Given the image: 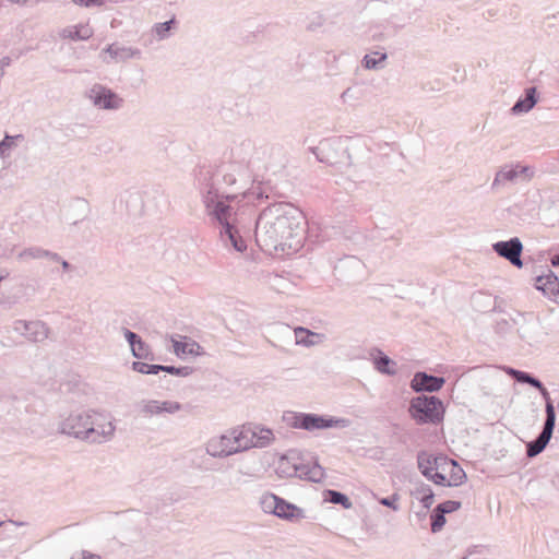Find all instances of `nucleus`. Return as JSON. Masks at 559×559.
<instances>
[{
	"label": "nucleus",
	"instance_id": "obj_20",
	"mask_svg": "<svg viewBox=\"0 0 559 559\" xmlns=\"http://www.w3.org/2000/svg\"><path fill=\"white\" fill-rule=\"evenodd\" d=\"M417 464L420 473L426 478H429V476L438 468V457L421 451L417 455Z\"/></svg>",
	"mask_w": 559,
	"mask_h": 559
},
{
	"label": "nucleus",
	"instance_id": "obj_47",
	"mask_svg": "<svg viewBox=\"0 0 559 559\" xmlns=\"http://www.w3.org/2000/svg\"><path fill=\"white\" fill-rule=\"evenodd\" d=\"M428 479L437 485H448L445 476L442 473H439L437 469L429 476Z\"/></svg>",
	"mask_w": 559,
	"mask_h": 559
},
{
	"label": "nucleus",
	"instance_id": "obj_43",
	"mask_svg": "<svg viewBox=\"0 0 559 559\" xmlns=\"http://www.w3.org/2000/svg\"><path fill=\"white\" fill-rule=\"evenodd\" d=\"M397 500H399V495L397 493H393L390 497L381 498L379 500V502H380V504H382L384 507H388V508H391L394 511H397L399 510Z\"/></svg>",
	"mask_w": 559,
	"mask_h": 559
},
{
	"label": "nucleus",
	"instance_id": "obj_46",
	"mask_svg": "<svg viewBox=\"0 0 559 559\" xmlns=\"http://www.w3.org/2000/svg\"><path fill=\"white\" fill-rule=\"evenodd\" d=\"M73 2L85 8L104 5V0H73Z\"/></svg>",
	"mask_w": 559,
	"mask_h": 559
},
{
	"label": "nucleus",
	"instance_id": "obj_27",
	"mask_svg": "<svg viewBox=\"0 0 559 559\" xmlns=\"http://www.w3.org/2000/svg\"><path fill=\"white\" fill-rule=\"evenodd\" d=\"M46 249H43L41 247L33 246L23 249L20 251L16 255L19 261L22 262H28L31 260H39L46 258Z\"/></svg>",
	"mask_w": 559,
	"mask_h": 559
},
{
	"label": "nucleus",
	"instance_id": "obj_51",
	"mask_svg": "<svg viewBox=\"0 0 559 559\" xmlns=\"http://www.w3.org/2000/svg\"><path fill=\"white\" fill-rule=\"evenodd\" d=\"M536 389L540 392L543 399L545 400L546 405H548V403H552L548 390L544 386V384L542 382H540V386L536 388Z\"/></svg>",
	"mask_w": 559,
	"mask_h": 559
},
{
	"label": "nucleus",
	"instance_id": "obj_19",
	"mask_svg": "<svg viewBox=\"0 0 559 559\" xmlns=\"http://www.w3.org/2000/svg\"><path fill=\"white\" fill-rule=\"evenodd\" d=\"M275 515L277 518L284 519V520H294L304 518V511L302 509L298 508L297 506L287 502L286 500L280 498L278 507L275 512Z\"/></svg>",
	"mask_w": 559,
	"mask_h": 559
},
{
	"label": "nucleus",
	"instance_id": "obj_30",
	"mask_svg": "<svg viewBox=\"0 0 559 559\" xmlns=\"http://www.w3.org/2000/svg\"><path fill=\"white\" fill-rule=\"evenodd\" d=\"M280 497L274 493H264L260 498V506L265 513L275 515L278 507Z\"/></svg>",
	"mask_w": 559,
	"mask_h": 559
},
{
	"label": "nucleus",
	"instance_id": "obj_7",
	"mask_svg": "<svg viewBox=\"0 0 559 559\" xmlns=\"http://www.w3.org/2000/svg\"><path fill=\"white\" fill-rule=\"evenodd\" d=\"M90 419V409L75 411L62 418L58 425V431L80 441L86 442L85 429Z\"/></svg>",
	"mask_w": 559,
	"mask_h": 559
},
{
	"label": "nucleus",
	"instance_id": "obj_3",
	"mask_svg": "<svg viewBox=\"0 0 559 559\" xmlns=\"http://www.w3.org/2000/svg\"><path fill=\"white\" fill-rule=\"evenodd\" d=\"M246 432L234 429L228 433L214 436L205 443V452L214 459H224L248 450V443H245Z\"/></svg>",
	"mask_w": 559,
	"mask_h": 559
},
{
	"label": "nucleus",
	"instance_id": "obj_40",
	"mask_svg": "<svg viewBox=\"0 0 559 559\" xmlns=\"http://www.w3.org/2000/svg\"><path fill=\"white\" fill-rule=\"evenodd\" d=\"M308 468H310V464H294L292 466V471H284L289 476H297L301 479H305L304 474H308Z\"/></svg>",
	"mask_w": 559,
	"mask_h": 559
},
{
	"label": "nucleus",
	"instance_id": "obj_37",
	"mask_svg": "<svg viewBox=\"0 0 559 559\" xmlns=\"http://www.w3.org/2000/svg\"><path fill=\"white\" fill-rule=\"evenodd\" d=\"M304 475L305 479L318 483L323 478L324 469L318 463H312L310 464V468H308V474Z\"/></svg>",
	"mask_w": 559,
	"mask_h": 559
},
{
	"label": "nucleus",
	"instance_id": "obj_42",
	"mask_svg": "<svg viewBox=\"0 0 559 559\" xmlns=\"http://www.w3.org/2000/svg\"><path fill=\"white\" fill-rule=\"evenodd\" d=\"M17 139H23L22 134H17L15 136L8 135L3 138V140L0 142V156H3L4 152L9 148H11L14 145V141Z\"/></svg>",
	"mask_w": 559,
	"mask_h": 559
},
{
	"label": "nucleus",
	"instance_id": "obj_38",
	"mask_svg": "<svg viewBox=\"0 0 559 559\" xmlns=\"http://www.w3.org/2000/svg\"><path fill=\"white\" fill-rule=\"evenodd\" d=\"M515 166H516L519 179H521L523 181H530L535 176L534 167L528 166V165H522L520 163H516Z\"/></svg>",
	"mask_w": 559,
	"mask_h": 559
},
{
	"label": "nucleus",
	"instance_id": "obj_2",
	"mask_svg": "<svg viewBox=\"0 0 559 559\" xmlns=\"http://www.w3.org/2000/svg\"><path fill=\"white\" fill-rule=\"evenodd\" d=\"M219 177H223L227 185L236 182V178L230 174H225L224 169L214 170L211 166H201L195 173V186L206 214L219 226L223 243L231 246L238 252H243L247 249V243L235 226L236 211L231 205L237 195L219 191Z\"/></svg>",
	"mask_w": 559,
	"mask_h": 559
},
{
	"label": "nucleus",
	"instance_id": "obj_16",
	"mask_svg": "<svg viewBox=\"0 0 559 559\" xmlns=\"http://www.w3.org/2000/svg\"><path fill=\"white\" fill-rule=\"evenodd\" d=\"M521 317L524 318V324L518 330L520 337L528 345L542 343L544 337L539 332V322L527 320L524 314H521Z\"/></svg>",
	"mask_w": 559,
	"mask_h": 559
},
{
	"label": "nucleus",
	"instance_id": "obj_4",
	"mask_svg": "<svg viewBox=\"0 0 559 559\" xmlns=\"http://www.w3.org/2000/svg\"><path fill=\"white\" fill-rule=\"evenodd\" d=\"M287 424L296 429L307 431L328 429V428H346L350 421L347 418H335L313 413H288L285 417Z\"/></svg>",
	"mask_w": 559,
	"mask_h": 559
},
{
	"label": "nucleus",
	"instance_id": "obj_26",
	"mask_svg": "<svg viewBox=\"0 0 559 559\" xmlns=\"http://www.w3.org/2000/svg\"><path fill=\"white\" fill-rule=\"evenodd\" d=\"M507 373L511 376L516 382L519 383H526L530 384L533 388H539L540 386V380L536 377L532 376L528 372L518 370L511 367H508L506 369Z\"/></svg>",
	"mask_w": 559,
	"mask_h": 559
},
{
	"label": "nucleus",
	"instance_id": "obj_14",
	"mask_svg": "<svg viewBox=\"0 0 559 559\" xmlns=\"http://www.w3.org/2000/svg\"><path fill=\"white\" fill-rule=\"evenodd\" d=\"M240 432H246L247 437L245 438V443H248V449L255 448H264L271 444L274 439L273 431L267 428L254 427V428H243Z\"/></svg>",
	"mask_w": 559,
	"mask_h": 559
},
{
	"label": "nucleus",
	"instance_id": "obj_15",
	"mask_svg": "<svg viewBox=\"0 0 559 559\" xmlns=\"http://www.w3.org/2000/svg\"><path fill=\"white\" fill-rule=\"evenodd\" d=\"M519 179L515 164H507L501 166L495 174L490 189L499 191L509 182H515Z\"/></svg>",
	"mask_w": 559,
	"mask_h": 559
},
{
	"label": "nucleus",
	"instance_id": "obj_41",
	"mask_svg": "<svg viewBox=\"0 0 559 559\" xmlns=\"http://www.w3.org/2000/svg\"><path fill=\"white\" fill-rule=\"evenodd\" d=\"M444 514L452 513L461 508V502L455 500H447L437 506Z\"/></svg>",
	"mask_w": 559,
	"mask_h": 559
},
{
	"label": "nucleus",
	"instance_id": "obj_28",
	"mask_svg": "<svg viewBox=\"0 0 559 559\" xmlns=\"http://www.w3.org/2000/svg\"><path fill=\"white\" fill-rule=\"evenodd\" d=\"M324 499L333 504H340L345 509L352 508V501L349 500V498L345 493L337 490H325Z\"/></svg>",
	"mask_w": 559,
	"mask_h": 559
},
{
	"label": "nucleus",
	"instance_id": "obj_12",
	"mask_svg": "<svg viewBox=\"0 0 559 559\" xmlns=\"http://www.w3.org/2000/svg\"><path fill=\"white\" fill-rule=\"evenodd\" d=\"M444 382L445 380L442 377H436L424 371H418L414 374V378L411 381V388L417 393H431L439 391L443 386Z\"/></svg>",
	"mask_w": 559,
	"mask_h": 559
},
{
	"label": "nucleus",
	"instance_id": "obj_36",
	"mask_svg": "<svg viewBox=\"0 0 559 559\" xmlns=\"http://www.w3.org/2000/svg\"><path fill=\"white\" fill-rule=\"evenodd\" d=\"M162 368L160 371L167 372L177 377H188L193 372V368L189 366L175 367V366H165L159 365Z\"/></svg>",
	"mask_w": 559,
	"mask_h": 559
},
{
	"label": "nucleus",
	"instance_id": "obj_10",
	"mask_svg": "<svg viewBox=\"0 0 559 559\" xmlns=\"http://www.w3.org/2000/svg\"><path fill=\"white\" fill-rule=\"evenodd\" d=\"M492 249L499 257L504 258L512 265L519 269L523 266L521 259L523 245L520 238L513 237L506 241H497L492 245Z\"/></svg>",
	"mask_w": 559,
	"mask_h": 559
},
{
	"label": "nucleus",
	"instance_id": "obj_17",
	"mask_svg": "<svg viewBox=\"0 0 559 559\" xmlns=\"http://www.w3.org/2000/svg\"><path fill=\"white\" fill-rule=\"evenodd\" d=\"M537 91L535 86L528 87L525 90V96L522 98H519L513 107L511 108V111L513 114H523L528 112L537 103Z\"/></svg>",
	"mask_w": 559,
	"mask_h": 559
},
{
	"label": "nucleus",
	"instance_id": "obj_9",
	"mask_svg": "<svg viewBox=\"0 0 559 559\" xmlns=\"http://www.w3.org/2000/svg\"><path fill=\"white\" fill-rule=\"evenodd\" d=\"M12 329L15 333L33 343L44 342L50 333L48 325L40 320H15Z\"/></svg>",
	"mask_w": 559,
	"mask_h": 559
},
{
	"label": "nucleus",
	"instance_id": "obj_52",
	"mask_svg": "<svg viewBox=\"0 0 559 559\" xmlns=\"http://www.w3.org/2000/svg\"><path fill=\"white\" fill-rule=\"evenodd\" d=\"M46 259H49L50 261L56 262V263H60V261L62 260V257L60 254H58L57 252L47 250Z\"/></svg>",
	"mask_w": 559,
	"mask_h": 559
},
{
	"label": "nucleus",
	"instance_id": "obj_54",
	"mask_svg": "<svg viewBox=\"0 0 559 559\" xmlns=\"http://www.w3.org/2000/svg\"><path fill=\"white\" fill-rule=\"evenodd\" d=\"M550 263L554 267H559V254L557 255H554L551 259H550Z\"/></svg>",
	"mask_w": 559,
	"mask_h": 559
},
{
	"label": "nucleus",
	"instance_id": "obj_56",
	"mask_svg": "<svg viewBox=\"0 0 559 559\" xmlns=\"http://www.w3.org/2000/svg\"><path fill=\"white\" fill-rule=\"evenodd\" d=\"M11 3L25 4L28 0H8Z\"/></svg>",
	"mask_w": 559,
	"mask_h": 559
},
{
	"label": "nucleus",
	"instance_id": "obj_1",
	"mask_svg": "<svg viewBox=\"0 0 559 559\" xmlns=\"http://www.w3.org/2000/svg\"><path fill=\"white\" fill-rule=\"evenodd\" d=\"M304 215L293 204L277 202L269 205L259 214L255 222V242L270 254L282 252L290 254L302 247Z\"/></svg>",
	"mask_w": 559,
	"mask_h": 559
},
{
	"label": "nucleus",
	"instance_id": "obj_6",
	"mask_svg": "<svg viewBox=\"0 0 559 559\" xmlns=\"http://www.w3.org/2000/svg\"><path fill=\"white\" fill-rule=\"evenodd\" d=\"M86 433V443L103 444L114 439L116 432L115 419L111 414L90 409V419Z\"/></svg>",
	"mask_w": 559,
	"mask_h": 559
},
{
	"label": "nucleus",
	"instance_id": "obj_25",
	"mask_svg": "<svg viewBox=\"0 0 559 559\" xmlns=\"http://www.w3.org/2000/svg\"><path fill=\"white\" fill-rule=\"evenodd\" d=\"M296 344L297 345H304L306 347L313 346L318 343L316 338L320 337V334L314 333L307 328L297 326L294 330Z\"/></svg>",
	"mask_w": 559,
	"mask_h": 559
},
{
	"label": "nucleus",
	"instance_id": "obj_23",
	"mask_svg": "<svg viewBox=\"0 0 559 559\" xmlns=\"http://www.w3.org/2000/svg\"><path fill=\"white\" fill-rule=\"evenodd\" d=\"M551 436L540 431L536 439L526 443L527 457H535L542 453L549 443Z\"/></svg>",
	"mask_w": 559,
	"mask_h": 559
},
{
	"label": "nucleus",
	"instance_id": "obj_11",
	"mask_svg": "<svg viewBox=\"0 0 559 559\" xmlns=\"http://www.w3.org/2000/svg\"><path fill=\"white\" fill-rule=\"evenodd\" d=\"M181 404L176 401L143 400L139 403L140 413L144 417L158 416L164 413L175 414L181 409Z\"/></svg>",
	"mask_w": 559,
	"mask_h": 559
},
{
	"label": "nucleus",
	"instance_id": "obj_49",
	"mask_svg": "<svg viewBox=\"0 0 559 559\" xmlns=\"http://www.w3.org/2000/svg\"><path fill=\"white\" fill-rule=\"evenodd\" d=\"M24 525L23 522H16V521H12V520H9V521H2L0 522V534L1 533H4V532H9V527H17V526H22Z\"/></svg>",
	"mask_w": 559,
	"mask_h": 559
},
{
	"label": "nucleus",
	"instance_id": "obj_44",
	"mask_svg": "<svg viewBox=\"0 0 559 559\" xmlns=\"http://www.w3.org/2000/svg\"><path fill=\"white\" fill-rule=\"evenodd\" d=\"M123 335L129 343L130 348L134 347L135 343L142 340L136 333L130 331L129 329H123Z\"/></svg>",
	"mask_w": 559,
	"mask_h": 559
},
{
	"label": "nucleus",
	"instance_id": "obj_34",
	"mask_svg": "<svg viewBox=\"0 0 559 559\" xmlns=\"http://www.w3.org/2000/svg\"><path fill=\"white\" fill-rule=\"evenodd\" d=\"M132 369L142 374H157L160 371L159 365H150L142 361L132 362Z\"/></svg>",
	"mask_w": 559,
	"mask_h": 559
},
{
	"label": "nucleus",
	"instance_id": "obj_13",
	"mask_svg": "<svg viewBox=\"0 0 559 559\" xmlns=\"http://www.w3.org/2000/svg\"><path fill=\"white\" fill-rule=\"evenodd\" d=\"M535 288L540 290L552 302L559 305V278L550 270L545 275L536 277Z\"/></svg>",
	"mask_w": 559,
	"mask_h": 559
},
{
	"label": "nucleus",
	"instance_id": "obj_31",
	"mask_svg": "<svg viewBox=\"0 0 559 559\" xmlns=\"http://www.w3.org/2000/svg\"><path fill=\"white\" fill-rule=\"evenodd\" d=\"M546 419L543 426L542 431L551 436L554 433L555 425H556V412L552 403H548L545 405Z\"/></svg>",
	"mask_w": 559,
	"mask_h": 559
},
{
	"label": "nucleus",
	"instance_id": "obj_24",
	"mask_svg": "<svg viewBox=\"0 0 559 559\" xmlns=\"http://www.w3.org/2000/svg\"><path fill=\"white\" fill-rule=\"evenodd\" d=\"M388 58V55L382 51H372L367 53L362 60L361 64L367 70H380L384 68V62Z\"/></svg>",
	"mask_w": 559,
	"mask_h": 559
},
{
	"label": "nucleus",
	"instance_id": "obj_32",
	"mask_svg": "<svg viewBox=\"0 0 559 559\" xmlns=\"http://www.w3.org/2000/svg\"><path fill=\"white\" fill-rule=\"evenodd\" d=\"M132 355L138 359H153L152 350L143 340L135 343L134 347L131 348Z\"/></svg>",
	"mask_w": 559,
	"mask_h": 559
},
{
	"label": "nucleus",
	"instance_id": "obj_18",
	"mask_svg": "<svg viewBox=\"0 0 559 559\" xmlns=\"http://www.w3.org/2000/svg\"><path fill=\"white\" fill-rule=\"evenodd\" d=\"M377 356L373 359L374 368L382 374L394 376L396 373V362L380 349H374Z\"/></svg>",
	"mask_w": 559,
	"mask_h": 559
},
{
	"label": "nucleus",
	"instance_id": "obj_39",
	"mask_svg": "<svg viewBox=\"0 0 559 559\" xmlns=\"http://www.w3.org/2000/svg\"><path fill=\"white\" fill-rule=\"evenodd\" d=\"M92 31L88 26L79 25L75 26L74 31H71L69 37L72 39H88L92 36Z\"/></svg>",
	"mask_w": 559,
	"mask_h": 559
},
{
	"label": "nucleus",
	"instance_id": "obj_53",
	"mask_svg": "<svg viewBox=\"0 0 559 559\" xmlns=\"http://www.w3.org/2000/svg\"><path fill=\"white\" fill-rule=\"evenodd\" d=\"M59 264L61 265V267L64 272H70L73 270V266L64 259H62Z\"/></svg>",
	"mask_w": 559,
	"mask_h": 559
},
{
	"label": "nucleus",
	"instance_id": "obj_22",
	"mask_svg": "<svg viewBox=\"0 0 559 559\" xmlns=\"http://www.w3.org/2000/svg\"><path fill=\"white\" fill-rule=\"evenodd\" d=\"M104 51L115 60H127L140 53L138 49L119 44H111Z\"/></svg>",
	"mask_w": 559,
	"mask_h": 559
},
{
	"label": "nucleus",
	"instance_id": "obj_35",
	"mask_svg": "<svg viewBox=\"0 0 559 559\" xmlns=\"http://www.w3.org/2000/svg\"><path fill=\"white\" fill-rule=\"evenodd\" d=\"M431 532L437 533L442 530L445 524V514L438 507L431 513Z\"/></svg>",
	"mask_w": 559,
	"mask_h": 559
},
{
	"label": "nucleus",
	"instance_id": "obj_48",
	"mask_svg": "<svg viewBox=\"0 0 559 559\" xmlns=\"http://www.w3.org/2000/svg\"><path fill=\"white\" fill-rule=\"evenodd\" d=\"M71 559H102V557L87 550H82L78 554H74Z\"/></svg>",
	"mask_w": 559,
	"mask_h": 559
},
{
	"label": "nucleus",
	"instance_id": "obj_33",
	"mask_svg": "<svg viewBox=\"0 0 559 559\" xmlns=\"http://www.w3.org/2000/svg\"><path fill=\"white\" fill-rule=\"evenodd\" d=\"M362 97V91L359 88L348 87L341 94V99L345 104L355 106Z\"/></svg>",
	"mask_w": 559,
	"mask_h": 559
},
{
	"label": "nucleus",
	"instance_id": "obj_8",
	"mask_svg": "<svg viewBox=\"0 0 559 559\" xmlns=\"http://www.w3.org/2000/svg\"><path fill=\"white\" fill-rule=\"evenodd\" d=\"M86 97L96 108L104 110H118L124 103L122 97L102 84H94L86 92Z\"/></svg>",
	"mask_w": 559,
	"mask_h": 559
},
{
	"label": "nucleus",
	"instance_id": "obj_5",
	"mask_svg": "<svg viewBox=\"0 0 559 559\" xmlns=\"http://www.w3.org/2000/svg\"><path fill=\"white\" fill-rule=\"evenodd\" d=\"M409 414L419 425L439 424L444 416L442 401L437 396L419 395L411 401Z\"/></svg>",
	"mask_w": 559,
	"mask_h": 559
},
{
	"label": "nucleus",
	"instance_id": "obj_50",
	"mask_svg": "<svg viewBox=\"0 0 559 559\" xmlns=\"http://www.w3.org/2000/svg\"><path fill=\"white\" fill-rule=\"evenodd\" d=\"M187 352L188 350H187V344L186 343H182V342H179V341H174V353L177 356L183 355Z\"/></svg>",
	"mask_w": 559,
	"mask_h": 559
},
{
	"label": "nucleus",
	"instance_id": "obj_21",
	"mask_svg": "<svg viewBox=\"0 0 559 559\" xmlns=\"http://www.w3.org/2000/svg\"><path fill=\"white\" fill-rule=\"evenodd\" d=\"M177 24L176 17L173 16L170 20L163 23H155L151 28V34L154 39L160 41L169 38L171 36V32Z\"/></svg>",
	"mask_w": 559,
	"mask_h": 559
},
{
	"label": "nucleus",
	"instance_id": "obj_55",
	"mask_svg": "<svg viewBox=\"0 0 559 559\" xmlns=\"http://www.w3.org/2000/svg\"><path fill=\"white\" fill-rule=\"evenodd\" d=\"M426 489H431L428 485H423L419 489H418V492L420 493V496H426L428 493V491H426Z\"/></svg>",
	"mask_w": 559,
	"mask_h": 559
},
{
	"label": "nucleus",
	"instance_id": "obj_57",
	"mask_svg": "<svg viewBox=\"0 0 559 559\" xmlns=\"http://www.w3.org/2000/svg\"><path fill=\"white\" fill-rule=\"evenodd\" d=\"M462 559H467V558H465V557H464V558H462Z\"/></svg>",
	"mask_w": 559,
	"mask_h": 559
},
{
	"label": "nucleus",
	"instance_id": "obj_45",
	"mask_svg": "<svg viewBox=\"0 0 559 559\" xmlns=\"http://www.w3.org/2000/svg\"><path fill=\"white\" fill-rule=\"evenodd\" d=\"M428 493L426 496H420L419 500L423 503V507L426 509H429L433 503L435 495L432 492V489H426Z\"/></svg>",
	"mask_w": 559,
	"mask_h": 559
},
{
	"label": "nucleus",
	"instance_id": "obj_29",
	"mask_svg": "<svg viewBox=\"0 0 559 559\" xmlns=\"http://www.w3.org/2000/svg\"><path fill=\"white\" fill-rule=\"evenodd\" d=\"M451 471L448 486H460L466 480V474L463 468L454 461L450 460Z\"/></svg>",
	"mask_w": 559,
	"mask_h": 559
}]
</instances>
